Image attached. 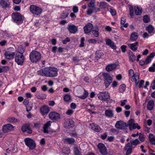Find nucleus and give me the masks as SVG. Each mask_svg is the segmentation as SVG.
Masks as SVG:
<instances>
[{
	"mask_svg": "<svg viewBox=\"0 0 155 155\" xmlns=\"http://www.w3.org/2000/svg\"><path fill=\"white\" fill-rule=\"evenodd\" d=\"M105 115L108 117L111 118L114 116L113 110H106L105 111Z\"/></svg>",
	"mask_w": 155,
	"mask_h": 155,
	"instance_id": "obj_27",
	"label": "nucleus"
},
{
	"mask_svg": "<svg viewBox=\"0 0 155 155\" xmlns=\"http://www.w3.org/2000/svg\"><path fill=\"white\" fill-rule=\"evenodd\" d=\"M140 126L138 125V124L134 123L132 126L130 127L129 129L130 130H132L133 129H137V130H139L140 129Z\"/></svg>",
	"mask_w": 155,
	"mask_h": 155,
	"instance_id": "obj_35",
	"label": "nucleus"
},
{
	"mask_svg": "<svg viewBox=\"0 0 155 155\" xmlns=\"http://www.w3.org/2000/svg\"><path fill=\"white\" fill-rule=\"evenodd\" d=\"M138 42H136L132 44H128V45L130 49L133 51H135L137 49Z\"/></svg>",
	"mask_w": 155,
	"mask_h": 155,
	"instance_id": "obj_28",
	"label": "nucleus"
},
{
	"mask_svg": "<svg viewBox=\"0 0 155 155\" xmlns=\"http://www.w3.org/2000/svg\"><path fill=\"white\" fill-rule=\"evenodd\" d=\"M29 127L28 125L26 124L22 126L21 130L24 132H26L27 130H28V129Z\"/></svg>",
	"mask_w": 155,
	"mask_h": 155,
	"instance_id": "obj_51",
	"label": "nucleus"
},
{
	"mask_svg": "<svg viewBox=\"0 0 155 155\" xmlns=\"http://www.w3.org/2000/svg\"><path fill=\"white\" fill-rule=\"evenodd\" d=\"M130 145L132 146V145L134 146H136L137 144H138L139 143H140V142L139 140L137 139L134 140H131L130 141Z\"/></svg>",
	"mask_w": 155,
	"mask_h": 155,
	"instance_id": "obj_37",
	"label": "nucleus"
},
{
	"mask_svg": "<svg viewBox=\"0 0 155 155\" xmlns=\"http://www.w3.org/2000/svg\"><path fill=\"white\" fill-rule=\"evenodd\" d=\"M132 146L129 143H127L124 147V150L126 151V155H129L131 154L132 151Z\"/></svg>",
	"mask_w": 155,
	"mask_h": 155,
	"instance_id": "obj_20",
	"label": "nucleus"
},
{
	"mask_svg": "<svg viewBox=\"0 0 155 155\" xmlns=\"http://www.w3.org/2000/svg\"><path fill=\"white\" fill-rule=\"evenodd\" d=\"M15 55V52H10L8 51H5L4 53L6 58L9 60L13 59Z\"/></svg>",
	"mask_w": 155,
	"mask_h": 155,
	"instance_id": "obj_16",
	"label": "nucleus"
},
{
	"mask_svg": "<svg viewBox=\"0 0 155 155\" xmlns=\"http://www.w3.org/2000/svg\"><path fill=\"white\" fill-rule=\"evenodd\" d=\"M8 120L9 122L12 123H15L18 122L17 119L14 117L9 118Z\"/></svg>",
	"mask_w": 155,
	"mask_h": 155,
	"instance_id": "obj_42",
	"label": "nucleus"
},
{
	"mask_svg": "<svg viewBox=\"0 0 155 155\" xmlns=\"http://www.w3.org/2000/svg\"><path fill=\"white\" fill-rule=\"evenodd\" d=\"M104 77V84L106 87L109 86L112 82V78L110 75L107 73L103 74Z\"/></svg>",
	"mask_w": 155,
	"mask_h": 155,
	"instance_id": "obj_10",
	"label": "nucleus"
},
{
	"mask_svg": "<svg viewBox=\"0 0 155 155\" xmlns=\"http://www.w3.org/2000/svg\"><path fill=\"white\" fill-rule=\"evenodd\" d=\"M18 51L17 53H19L23 54L25 52V49L21 46H20L18 47Z\"/></svg>",
	"mask_w": 155,
	"mask_h": 155,
	"instance_id": "obj_45",
	"label": "nucleus"
},
{
	"mask_svg": "<svg viewBox=\"0 0 155 155\" xmlns=\"http://www.w3.org/2000/svg\"><path fill=\"white\" fill-rule=\"evenodd\" d=\"M126 89V86L124 84H122L120 85L119 88L120 92L122 93L124 92Z\"/></svg>",
	"mask_w": 155,
	"mask_h": 155,
	"instance_id": "obj_43",
	"label": "nucleus"
},
{
	"mask_svg": "<svg viewBox=\"0 0 155 155\" xmlns=\"http://www.w3.org/2000/svg\"><path fill=\"white\" fill-rule=\"evenodd\" d=\"M126 46L124 45H123L122 46H121V51H122L123 52H125L126 51Z\"/></svg>",
	"mask_w": 155,
	"mask_h": 155,
	"instance_id": "obj_63",
	"label": "nucleus"
},
{
	"mask_svg": "<svg viewBox=\"0 0 155 155\" xmlns=\"http://www.w3.org/2000/svg\"><path fill=\"white\" fill-rule=\"evenodd\" d=\"M85 92L84 94L83 95H81L78 96V97L82 99H85L87 96V91L86 90L84 91Z\"/></svg>",
	"mask_w": 155,
	"mask_h": 155,
	"instance_id": "obj_49",
	"label": "nucleus"
},
{
	"mask_svg": "<svg viewBox=\"0 0 155 155\" xmlns=\"http://www.w3.org/2000/svg\"><path fill=\"white\" fill-rule=\"evenodd\" d=\"M62 151L65 154H68L70 153V149L68 147H63Z\"/></svg>",
	"mask_w": 155,
	"mask_h": 155,
	"instance_id": "obj_44",
	"label": "nucleus"
},
{
	"mask_svg": "<svg viewBox=\"0 0 155 155\" xmlns=\"http://www.w3.org/2000/svg\"><path fill=\"white\" fill-rule=\"evenodd\" d=\"M130 78H131V81L133 82H135L136 84H137L139 81V76L136 74H134V75H133V76L130 77Z\"/></svg>",
	"mask_w": 155,
	"mask_h": 155,
	"instance_id": "obj_30",
	"label": "nucleus"
},
{
	"mask_svg": "<svg viewBox=\"0 0 155 155\" xmlns=\"http://www.w3.org/2000/svg\"><path fill=\"white\" fill-rule=\"evenodd\" d=\"M127 99H125L124 100H122L120 101L121 104L120 105L121 106H123L125 105L126 103L127 102Z\"/></svg>",
	"mask_w": 155,
	"mask_h": 155,
	"instance_id": "obj_58",
	"label": "nucleus"
},
{
	"mask_svg": "<svg viewBox=\"0 0 155 155\" xmlns=\"http://www.w3.org/2000/svg\"><path fill=\"white\" fill-rule=\"evenodd\" d=\"M126 123L121 120L117 121L115 124L116 127L118 129H124Z\"/></svg>",
	"mask_w": 155,
	"mask_h": 155,
	"instance_id": "obj_18",
	"label": "nucleus"
},
{
	"mask_svg": "<svg viewBox=\"0 0 155 155\" xmlns=\"http://www.w3.org/2000/svg\"><path fill=\"white\" fill-rule=\"evenodd\" d=\"M100 152L102 155H106L107 154V149L104 145L102 143H99L97 145Z\"/></svg>",
	"mask_w": 155,
	"mask_h": 155,
	"instance_id": "obj_11",
	"label": "nucleus"
},
{
	"mask_svg": "<svg viewBox=\"0 0 155 155\" xmlns=\"http://www.w3.org/2000/svg\"><path fill=\"white\" fill-rule=\"evenodd\" d=\"M49 110V107L47 105L43 106L40 108V111L43 115L47 114Z\"/></svg>",
	"mask_w": 155,
	"mask_h": 155,
	"instance_id": "obj_19",
	"label": "nucleus"
},
{
	"mask_svg": "<svg viewBox=\"0 0 155 155\" xmlns=\"http://www.w3.org/2000/svg\"><path fill=\"white\" fill-rule=\"evenodd\" d=\"M91 1L89 3L88 6V15L91 14L93 11L97 12L100 11L99 8H96L94 4V0H88Z\"/></svg>",
	"mask_w": 155,
	"mask_h": 155,
	"instance_id": "obj_5",
	"label": "nucleus"
},
{
	"mask_svg": "<svg viewBox=\"0 0 155 155\" xmlns=\"http://www.w3.org/2000/svg\"><path fill=\"white\" fill-rule=\"evenodd\" d=\"M126 22V18L125 17H122L120 23L121 25H123V26L125 28H127L128 25V23H127L125 24V23Z\"/></svg>",
	"mask_w": 155,
	"mask_h": 155,
	"instance_id": "obj_38",
	"label": "nucleus"
},
{
	"mask_svg": "<svg viewBox=\"0 0 155 155\" xmlns=\"http://www.w3.org/2000/svg\"><path fill=\"white\" fill-rule=\"evenodd\" d=\"M110 12L112 16H114L116 14V10L113 7H111L110 8Z\"/></svg>",
	"mask_w": 155,
	"mask_h": 155,
	"instance_id": "obj_46",
	"label": "nucleus"
},
{
	"mask_svg": "<svg viewBox=\"0 0 155 155\" xmlns=\"http://www.w3.org/2000/svg\"><path fill=\"white\" fill-rule=\"evenodd\" d=\"M74 140L73 138H66L64 139V142L69 144H71L74 142Z\"/></svg>",
	"mask_w": 155,
	"mask_h": 155,
	"instance_id": "obj_41",
	"label": "nucleus"
},
{
	"mask_svg": "<svg viewBox=\"0 0 155 155\" xmlns=\"http://www.w3.org/2000/svg\"><path fill=\"white\" fill-rule=\"evenodd\" d=\"M49 118L51 120H56L60 119V114L55 111L50 112L49 114Z\"/></svg>",
	"mask_w": 155,
	"mask_h": 155,
	"instance_id": "obj_12",
	"label": "nucleus"
},
{
	"mask_svg": "<svg viewBox=\"0 0 155 155\" xmlns=\"http://www.w3.org/2000/svg\"><path fill=\"white\" fill-rule=\"evenodd\" d=\"M25 60V57L23 54L19 53H17L15 56V62L18 65H21L23 64Z\"/></svg>",
	"mask_w": 155,
	"mask_h": 155,
	"instance_id": "obj_7",
	"label": "nucleus"
},
{
	"mask_svg": "<svg viewBox=\"0 0 155 155\" xmlns=\"http://www.w3.org/2000/svg\"><path fill=\"white\" fill-rule=\"evenodd\" d=\"M149 138L151 143L155 145V137L153 135L150 134L149 136Z\"/></svg>",
	"mask_w": 155,
	"mask_h": 155,
	"instance_id": "obj_36",
	"label": "nucleus"
},
{
	"mask_svg": "<svg viewBox=\"0 0 155 155\" xmlns=\"http://www.w3.org/2000/svg\"><path fill=\"white\" fill-rule=\"evenodd\" d=\"M106 44L107 45L109 46L112 49H115L116 46L114 43L110 39H105Z\"/></svg>",
	"mask_w": 155,
	"mask_h": 155,
	"instance_id": "obj_21",
	"label": "nucleus"
},
{
	"mask_svg": "<svg viewBox=\"0 0 155 155\" xmlns=\"http://www.w3.org/2000/svg\"><path fill=\"white\" fill-rule=\"evenodd\" d=\"M130 15L131 17H133L134 15V12L133 11V6H131L130 8Z\"/></svg>",
	"mask_w": 155,
	"mask_h": 155,
	"instance_id": "obj_55",
	"label": "nucleus"
},
{
	"mask_svg": "<svg viewBox=\"0 0 155 155\" xmlns=\"http://www.w3.org/2000/svg\"><path fill=\"white\" fill-rule=\"evenodd\" d=\"M154 101L152 100H150L148 102L147 108L150 110H152L154 108Z\"/></svg>",
	"mask_w": 155,
	"mask_h": 155,
	"instance_id": "obj_24",
	"label": "nucleus"
},
{
	"mask_svg": "<svg viewBox=\"0 0 155 155\" xmlns=\"http://www.w3.org/2000/svg\"><path fill=\"white\" fill-rule=\"evenodd\" d=\"M128 125L129 126V128L130 127L132 126L134 124V119H131L129 120L128 121Z\"/></svg>",
	"mask_w": 155,
	"mask_h": 155,
	"instance_id": "obj_50",
	"label": "nucleus"
},
{
	"mask_svg": "<svg viewBox=\"0 0 155 155\" xmlns=\"http://www.w3.org/2000/svg\"><path fill=\"white\" fill-rule=\"evenodd\" d=\"M64 101L66 102H69L71 101V97L70 95L67 94L64 97Z\"/></svg>",
	"mask_w": 155,
	"mask_h": 155,
	"instance_id": "obj_34",
	"label": "nucleus"
},
{
	"mask_svg": "<svg viewBox=\"0 0 155 155\" xmlns=\"http://www.w3.org/2000/svg\"><path fill=\"white\" fill-rule=\"evenodd\" d=\"M146 30L150 34H154V28L151 25H150L146 27Z\"/></svg>",
	"mask_w": 155,
	"mask_h": 155,
	"instance_id": "obj_33",
	"label": "nucleus"
},
{
	"mask_svg": "<svg viewBox=\"0 0 155 155\" xmlns=\"http://www.w3.org/2000/svg\"><path fill=\"white\" fill-rule=\"evenodd\" d=\"M58 70L54 67L46 68L38 71V74L42 76L48 77H53L57 76Z\"/></svg>",
	"mask_w": 155,
	"mask_h": 155,
	"instance_id": "obj_1",
	"label": "nucleus"
},
{
	"mask_svg": "<svg viewBox=\"0 0 155 155\" xmlns=\"http://www.w3.org/2000/svg\"><path fill=\"white\" fill-rule=\"evenodd\" d=\"M72 61L74 63H78L79 62L80 60L79 57L77 56H75L72 58Z\"/></svg>",
	"mask_w": 155,
	"mask_h": 155,
	"instance_id": "obj_54",
	"label": "nucleus"
},
{
	"mask_svg": "<svg viewBox=\"0 0 155 155\" xmlns=\"http://www.w3.org/2000/svg\"><path fill=\"white\" fill-rule=\"evenodd\" d=\"M74 151L75 155H80V149L78 147H74Z\"/></svg>",
	"mask_w": 155,
	"mask_h": 155,
	"instance_id": "obj_39",
	"label": "nucleus"
},
{
	"mask_svg": "<svg viewBox=\"0 0 155 155\" xmlns=\"http://www.w3.org/2000/svg\"><path fill=\"white\" fill-rule=\"evenodd\" d=\"M89 128L96 132H99L101 130V128L99 126L95 123L90 124Z\"/></svg>",
	"mask_w": 155,
	"mask_h": 155,
	"instance_id": "obj_17",
	"label": "nucleus"
},
{
	"mask_svg": "<svg viewBox=\"0 0 155 155\" xmlns=\"http://www.w3.org/2000/svg\"><path fill=\"white\" fill-rule=\"evenodd\" d=\"M139 138L140 140L142 142L144 141L145 140V137L144 135L140 133L139 136Z\"/></svg>",
	"mask_w": 155,
	"mask_h": 155,
	"instance_id": "obj_56",
	"label": "nucleus"
},
{
	"mask_svg": "<svg viewBox=\"0 0 155 155\" xmlns=\"http://www.w3.org/2000/svg\"><path fill=\"white\" fill-rule=\"evenodd\" d=\"M68 12L67 11H65L63 12L60 15V17L62 18H65L68 16Z\"/></svg>",
	"mask_w": 155,
	"mask_h": 155,
	"instance_id": "obj_40",
	"label": "nucleus"
},
{
	"mask_svg": "<svg viewBox=\"0 0 155 155\" xmlns=\"http://www.w3.org/2000/svg\"><path fill=\"white\" fill-rule=\"evenodd\" d=\"M152 59L148 56L145 60V62L146 64L149 63L151 61Z\"/></svg>",
	"mask_w": 155,
	"mask_h": 155,
	"instance_id": "obj_62",
	"label": "nucleus"
},
{
	"mask_svg": "<svg viewBox=\"0 0 155 155\" xmlns=\"http://www.w3.org/2000/svg\"><path fill=\"white\" fill-rule=\"evenodd\" d=\"M97 96L99 99L102 101H106L110 98L109 93L106 91L100 92Z\"/></svg>",
	"mask_w": 155,
	"mask_h": 155,
	"instance_id": "obj_9",
	"label": "nucleus"
},
{
	"mask_svg": "<svg viewBox=\"0 0 155 155\" xmlns=\"http://www.w3.org/2000/svg\"><path fill=\"white\" fill-rule=\"evenodd\" d=\"M70 41V39L69 38H67L65 40L62 41V42L63 44H66L68 42H69Z\"/></svg>",
	"mask_w": 155,
	"mask_h": 155,
	"instance_id": "obj_61",
	"label": "nucleus"
},
{
	"mask_svg": "<svg viewBox=\"0 0 155 155\" xmlns=\"http://www.w3.org/2000/svg\"><path fill=\"white\" fill-rule=\"evenodd\" d=\"M85 39L84 38L82 37L81 38V44L79 45L80 47H83L84 46V41Z\"/></svg>",
	"mask_w": 155,
	"mask_h": 155,
	"instance_id": "obj_57",
	"label": "nucleus"
},
{
	"mask_svg": "<svg viewBox=\"0 0 155 155\" xmlns=\"http://www.w3.org/2000/svg\"><path fill=\"white\" fill-rule=\"evenodd\" d=\"M135 74L134 73V71L133 69H130L129 70L128 75L129 77H130L133 75H134Z\"/></svg>",
	"mask_w": 155,
	"mask_h": 155,
	"instance_id": "obj_53",
	"label": "nucleus"
},
{
	"mask_svg": "<svg viewBox=\"0 0 155 155\" xmlns=\"http://www.w3.org/2000/svg\"><path fill=\"white\" fill-rule=\"evenodd\" d=\"M129 57L130 61L133 62L135 60V56L131 51H130L129 52Z\"/></svg>",
	"mask_w": 155,
	"mask_h": 155,
	"instance_id": "obj_31",
	"label": "nucleus"
},
{
	"mask_svg": "<svg viewBox=\"0 0 155 155\" xmlns=\"http://www.w3.org/2000/svg\"><path fill=\"white\" fill-rule=\"evenodd\" d=\"M25 145L28 147L30 150L35 149L36 144L34 140L30 138H26L24 140Z\"/></svg>",
	"mask_w": 155,
	"mask_h": 155,
	"instance_id": "obj_8",
	"label": "nucleus"
},
{
	"mask_svg": "<svg viewBox=\"0 0 155 155\" xmlns=\"http://www.w3.org/2000/svg\"><path fill=\"white\" fill-rule=\"evenodd\" d=\"M30 12L34 15H39L42 12V8L34 5H31L29 7Z\"/></svg>",
	"mask_w": 155,
	"mask_h": 155,
	"instance_id": "obj_4",
	"label": "nucleus"
},
{
	"mask_svg": "<svg viewBox=\"0 0 155 155\" xmlns=\"http://www.w3.org/2000/svg\"><path fill=\"white\" fill-rule=\"evenodd\" d=\"M91 33L95 37H98L99 35L98 27L96 26L93 27L91 23H88V33Z\"/></svg>",
	"mask_w": 155,
	"mask_h": 155,
	"instance_id": "obj_3",
	"label": "nucleus"
},
{
	"mask_svg": "<svg viewBox=\"0 0 155 155\" xmlns=\"http://www.w3.org/2000/svg\"><path fill=\"white\" fill-rule=\"evenodd\" d=\"M107 132H106L104 134L101 135V137L102 139L105 140L107 137Z\"/></svg>",
	"mask_w": 155,
	"mask_h": 155,
	"instance_id": "obj_60",
	"label": "nucleus"
},
{
	"mask_svg": "<svg viewBox=\"0 0 155 155\" xmlns=\"http://www.w3.org/2000/svg\"><path fill=\"white\" fill-rule=\"evenodd\" d=\"M73 12L74 13L78 12V7L76 6H74L73 8Z\"/></svg>",
	"mask_w": 155,
	"mask_h": 155,
	"instance_id": "obj_64",
	"label": "nucleus"
},
{
	"mask_svg": "<svg viewBox=\"0 0 155 155\" xmlns=\"http://www.w3.org/2000/svg\"><path fill=\"white\" fill-rule=\"evenodd\" d=\"M0 5L3 8H6L9 5V2L6 0H2L0 2Z\"/></svg>",
	"mask_w": 155,
	"mask_h": 155,
	"instance_id": "obj_23",
	"label": "nucleus"
},
{
	"mask_svg": "<svg viewBox=\"0 0 155 155\" xmlns=\"http://www.w3.org/2000/svg\"><path fill=\"white\" fill-rule=\"evenodd\" d=\"M26 107V111L29 112V111H30L32 108V106L30 105V104H28L25 106Z\"/></svg>",
	"mask_w": 155,
	"mask_h": 155,
	"instance_id": "obj_52",
	"label": "nucleus"
},
{
	"mask_svg": "<svg viewBox=\"0 0 155 155\" xmlns=\"http://www.w3.org/2000/svg\"><path fill=\"white\" fill-rule=\"evenodd\" d=\"M74 121L71 119H68L65 120L64 127L67 128L73 127L74 126Z\"/></svg>",
	"mask_w": 155,
	"mask_h": 155,
	"instance_id": "obj_13",
	"label": "nucleus"
},
{
	"mask_svg": "<svg viewBox=\"0 0 155 155\" xmlns=\"http://www.w3.org/2000/svg\"><path fill=\"white\" fill-rule=\"evenodd\" d=\"M107 5V3L104 2H101L100 4V7L101 8H105Z\"/></svg>",
	"mask_w": 155,
	"mask_h": 155,
	"instance_id": "obj_47",
	"label": "nucleus"
},
{
	"mask_svg": "<svg viewBox=\"0 0 155 155\" xmlns=\"http://www.w3.org/2000/svg\"><path fill=\"white\" fill-rule=\"evenodd\" d=\"M74 112L73 110L71 109H69L66 112V114L68 115H71Z\"/></svg>",
	"mask_w": 155,
	"mask_h": 155,
	"instance_id": "obj_59",
	"label": "nucleus"
},
{
	"mask_svg": "<svg viewBox=\"0 0 155 155\" xmlns=\"http://www.w3.org/2000/svg\"><path fill=\"white\" fill-rule=\"evenodd\" d=\"M67 29L70 33L75 34L78 31V28L73 25H68Z\"/></svg>",
	"mask_w": 155,
	"mask_h": 155,
	"instance_id": "obj_15",
	"label": "nucleus"
},
{
	"mask_svg": "<svg viewBox=\"0 0 155 155\" xmlns=\"http://www.w3.org/2000/svg\"><path fill=\"white\" fill-rule=\"evenodd\" d=\"M135 14L136 15H140L142 13V9L141 8L138 7V6H135L134 7Z\"/></svg>",
	"mask_w": 155,
	"mask_h": 155,
	"instance_id": "obj_29",
	"label": "nucleus"
},
{
	"mask_svg": "<svg viewBox=\"0 0 155 155\" xmlns=\"http://www.w3.org/2000/svg\"><path fill=\"white\" fill-rule=\"evenodd\" d=\"M103 53L99 50H97L95 53V61L97 62L99 59L101 58L102 57L104 56Z\"/></svg>",
	"mask_w": 155,
	"mask_h": 155,
	"instance_id": "obj_22",
	"label": "nucleus"
},
{
	"mask_svg": "<svg viewBox=\"0 0 155 155\" xmlns=\"http://www.w3.org/2000/svg\"><path fill=\"white\" fill-rule=\"evenodd\" d=\"M41 58V55L39 52L33 50L29 54V59L32 63H36L39 61Z\"/></svg>",
	"mask_w": 155,
	"mask_h": 155,
	"instance_id": "obj_2",
	"label": "nucleus"
},
{
	"mask_svg": "<svg viewBox=\"0 0 155 155\" xmlns=\"http://www.w3.org/2000/svg\"><path fill=\"white\" fill-rule=\"evenodd\" d=\"M117 67V64H109L106 67V69L108 71H111L115 69Z\"/></svg>",
	"mask_w": 155,
	"mask_h": 155,
	"instance_id": "obj_25",
	"label": "nucleus"
},
{
	"mask_svg": "<svg viewBox=\"0 0 155 155\" xmlns=\"http://www.w3.org/2000/svg\"><path fill=\"white\" fill-rule=\"evenodd\" d=\"M12 17L13 21L18 25L21 24L23 22L22 17L19 13H13L12 15Z\"/></svg>",
	"mask_w": 155,
	"mask_h": 155,
	"instance_id": "obj_6",
	"label": "nucleus"
},
{
	"mask_svg": "<svg viewBox=\"0 0 155 155\" xmlns=\"http://www.w3.org/2000/svg\"><path fill=\"white\" fill-rule=\"evenodd\" d=\"M14 127L10 124L4 125L2 127L3 132L4 133H7L9 131L13 130Z\"/></svg>",
	"mask_w": 155,
	"mask_h": 155,
	"instance_id": "obj_14",
	"label": "nucleus"
},
{
	"mask_svg": "<svg viewBox=\"0 0 155 155\" xmlns=\"http://www.w3.org/2000/svg\"><path fill=\"white\" fill-rule=\"evenodd\" d=\"M138 38V36L137 34L135 32H134L132 33L131 35L130 39L134 41L137 39Z\"/></svg>",
	"mask_w": 155,
	"mask_h": 155,
	"instance_id": "obj_32",
	"label": "nucleus"
},
{
	"mask_svg": "<svg viewBox=\"0 0 155 155\" xmlns=\"http://www.w3.org/2000/svg\"><path fill=\"white\" fill-rule=\"evenodd\" d=\"M51 125L50 121H49L45 124L44 126L43 127L44 133H48V129Z\"/></svg>",
	"mask_w": 155,
	"mask_h": 155,
	"instance_id": "obj_26",
	"label": "nucleus"
},
{
	"mask_svg": "<svg viewBox=\"0 0 155 155\" xmlns=\"http://www.w3.org/2000/svg\"><path fill=\"white\" fill-rule=\"evenodd\" d=\"M143 21L145 23H148L150 21V17L147 15L144 16L143 17Z\"/></svg>",
	"mask_w": 155,
	"mask_h": 155,
	"instance_id": "obj_48",
	"label": "nucleus"
}]
</instances>
